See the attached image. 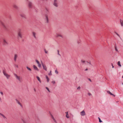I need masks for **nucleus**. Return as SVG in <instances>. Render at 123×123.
Masks as SVG:
<instances>
[{"label":"nucleus","mask_w":123,"mask_h":123,"mask_svg":"<svg viewBox=\"0 0 123 123\" xmlns=\"http://www.w3.org/2000/svg\"><path fill=\"white\" fill-rule=\"evenodd\" d=\"M0 115L2 116L3 114L0 113Z\"/></svg>","instance_id":"8fccbe9b"},{"label":"nucleus","mask_w":123,"mask_h":123,"mask_svg":"<svg viewBox=\"0 0 123 123\" xmlns=\"http://www.w3.org/2000/svg\"><path fill=\"white\" fill-rule=\"evenodd\" d=\"M3 73L4 75L8 79L10 77V75L6 73V71L5 70H3Z\"/></svg>","instance_id":"f03ea898"},{"label":"nucleus","mask_w":123,"mask_h":123,"mask_svg":"<svg viewBox=\"0 0 123 123\" xmlns=\"http://www.w3.org/2000/svg\"><path fill=\"white\" fill-rule=\"evenodd\" d=\"M89 64H91V63L90 62H89Z\"/></svg>","instance_id":"6e6d98bb"},{"label":"nucleus","mask_w":123,"mask_h":123,"mask_svg":"<svg viewBox=\"0 0 123 123\" xmlns=\"http://www.w3.org/2000/svg\"><path fill=\"white\" fill-rule=\"evenodd\" d=\"M112 68H114V66L112 64Z\"/></svg>","instance_id":"49530a36"},{"label":"nucleus","mask_w":123,"mask_h":123,"mask_svg":"<svg viewBox=\"0 0 123 123\" xmlns=\"http://www.w3.org/2000/svg\"><path fill=\"white\" fill-rule=\"evenodd\" d=\"M29 7L30 8H32L33 7V6L32 3L31 2H29L28 4Z\"/></svg>","instance_id":"0eeeda50"},{"label":"nucleus","mask_w":123,"mask_h":123,"mask_svg":"<svg viewBox=\"0 0 123 123\" xmlns=\"http://www.w3.org/2000/svg\"><path fill=\"white\" fill-rule=\"evenodd\" d=\"M0 93L1 95L3 97L4 95V94L1 91L0 92Z\"/></svg>","instance_id":"c756f323"},{"label":"nucleus","mask_w":123,"mask_h":123,"mask_svg":"<svg viewBox=\"0 0 123 123\" xmlns=\"http://www.w3.org/2000/svg\"><path fill=\"white\" fill-rule=\"evenodd\" d=\"M33 67L34 69L38 71H39V69H38L37 68L35 65H33Z\"/></svg>","instance_id":"2eb2a0df"},{"label":"nucleus","mask_w":123,"mask_h":123,"mask_svg":"<svg viewBox=\"0 0 123 123\" xmlns=\"http://www.w3.org/2000/svg\"><path fill=\"white\" fill-rule=\"evenodd\" d=\"M52 83L53 84H54L55 83V82L54 81H52Z\"/></svg>","instance_id":"f704fd0d"},{"label":"nucleus","mask_w":123,"mask_h":123,"mask_svg":"<svg viewBox=\"0 0 123 123\" xmlns=\"http://www.w3.org/2000/svg\"><path fill=\"white\" fill-rule=\"evenodd\" d=\"M65 113L66 114H66H68V112H65Z\"/></svg>","instance_id":"c03bdc74"},{"label":"nucleus","mask_w":123,"mask_h":123,"mask_svg":"<svg viewBox=\"0 0 123 123\" xmlns=\"http://www.w3.org/2000/svg\"><path fill=\"white\" fill-rule=\"evenodd\" d=\"M55 73H56V74H58V72L57 70H55Z\"/></svg>","instance_id":"ea45409f"},{"label":"nucleus","mask_w":123,"mask_h":123,"mask_svg":"<svg viewBox=\"0 0 123 123\" xmlns=\"http://www.w3.org/2000/svg\"><path fill=\"white\" fill-rule=\"evenodd\" d=\"M44 50L45 51V53L46 54H48V51L46 50L45 49H44Z\"/></svg>","instance_id":"7c9ffc66"},{"label":"nucleus","mask_w":123,"mask_h":123,"mask_svg":"<svg viewBox=\"0 0 123 123\" xmlns=\"http://www.w3.org/2000/svg\"><path fill=\"white\" fill-rule=\"evenodd\" d=\"M117 64L120 67L121 66V65L120 64V61H118V62Z\"/></svg>","instance_id":"bb28decb"},{"label":"nucleus","mask_w":123,"mask_h":123,"mask_svg":"<svg viewBox=\"0 0 123 123\" xmlns=\"http://www.w3.org/2000/svg\"><path fill=\"white\" fill-rule=\"evenodd\" d=\"M27 68L28 70H29L30 71H31V69L29 67H28L27 66L26 67Z\"/></svg>","instance_id":"393cba45"},{"label":"nucleus","mask_w":123,"mask_h":123,"mask_svg":"<svg viewBox=\"0 0 123 123\" xmlns=\"http://www.w3.org/2000/svg\"><path fill=\"white\" fill-rule=\"evenodd\" d=\"M14 75L17 79L20 82H22L23 81L22 77L19 76L17 75L16 74H14Z\"/></svg>","instance_id":"f257e3e1"},{"label":"nucleus","mask_w":123,"mask_h":123,"mask_svg":"<svg viewBox=\"0 0 123 123\" xmlns=\"http://www.w3.org/2000/svg\"><path fill=\"white\" fill-rule=\"evenodd\" d=\"M45 21L46 23H48L49 22V19L48 18V16L46 15H45Z\"/></svg>","instance_id":"6e6552de"},{"label":"nucleus","mask_w":123,"mask_h":123,"mask_svg":"<svg viewBox=\"0 0 123 123\" xmlns=\"http://www.w3.org/2000/svg\"><path fill=\"white\" fill-rule=\"evenodd\" d=\"M1 100V98L0 97V101Z\"/></svg>","instance_id":"5fc2aeb1"},{"label":"nucleus","mask_w":123,"mask_h":123,"mask_svg":"<svg viewBox=\"0 0 123 123\" xmlns=\"http://www.w3.org/2000/svg\"><path fill=\"white\" fill-rule=\"evenodd\" d=\"M120 23L122 26H123V21L122 20H120Z\"/></svg>","instance_id":"b1692460"},{"label":"nucleus","mask_w":123,"mask_h":123,"mask_svg":"<svg viewBox=\"0 0 123 123\" xmlns=\"http://www.w3.org/2000/svg\"><path fill=\"white\" fill-rule=\"evenodd\" d=\"M98 119H99H99H100V118L99 117H98Z\"/></svg>","instance_id":"864d4df0"},{"label":"nucleus","mask_w":123,"mask_h":123,"mask_svg":"<svg viewBox=\"0 0 123 123\" xmlns=\"http://www.w3.org/2000/svg\"><path fill=\"white\" fill-rule=\"evenodd\" d=\"M80 115L82 116H84L85 115V111L84 110L81 112L80 113Z\"/></svg>","instance_id":"ddd939ff"},{"label":"nucleus","mask_w":123,"mask_h":123,"mask_svg":"<svg viewBox=\"0 0 123 123\" xmlns=\"http://www.w3.org/2000/svg\"><path fill=\"white\" fill-rule=\"evenodd\" d=\"M0 115L2 116L3 114L0 113Z\"/></svg>","instance_id":"09e8293b"},{"label":"nucleus","mask_w":123,"mask_h":123,"mask_svg":"<svg viewBox=\"0 0 123 123\" xmlns=\"http://www.w3.org/2000/svg\"><path fill=\"white\" fill-rule=\"evenodd\" d=\"M99 122L100 123H101L102 122V121H101L100 119L99 120Z\"/></svg>","instance_id":"37998d69"},{"label":"nucleus","mask_w":123,"mask_h":123,"mask_svg":"<svg viewBox=\"0 0 123 123\" xmlns=\"http://www.w3.org/2000/svg\"><path fill=\"white\" fill-rule=\"evenodd\" d=\"M51 71H50V72H49V75H52V74H51Z\"/></svg>","instance_id":"e433bc0d"},{"label":"nucleus","mask_w":123,"mask_h":123,"mask_svg":"<svg viewBox=\"0 0 123 123\" xmlns=\"http://www.w3.org/2000/svg\"><path fill=\"white\" fill-rule=\"evenodd\" d=\"M89 81H91V79H89Z\"/></svg>","instance_id":"de8ad7c7"},{"label":"nucleus","mask_w":123,"mask_h":123,"mask_svg":"<svg viewBox=\"0 0 123 123\" xmlns=\"http://www.w3.org/2000/svg\"><path fill=\"white\" fill-rule=\"evenodd\" d=\"M80 86H79V87H78L77 88V90H80Z\"/></svg>","instance_id":"473e14b6"},{"label":"nucleus","mask_w":123,"mask_h":123,"mask_svg":"<svg viewBox=\"0 0 123 123\" xmlns=\"http://www.w3.org/2000/svg\"><path fill=\"white\" fill-rule=\"evenodd\" d=\"M57 54H58V55H59L60 56H61V55H60L59 54V50H57Z\"/></svg>","instance_id":"c9c22d12"},{"label":"nucleus","mask_w":123,"mask_h":123,"mask_svg":"<svg viewBox=\"0 0 123 123\" xmlns=\"http://www.w3.org/2000/svg\"><path fill=\"white\" fill-rule=\"evenodd\" d=\"M36 78H37L38 80L39 81V82L40 83H41V81L40 80V79L39 77L38 76H37L36 77Z\"/></svg>","instance_id":"412c9836"},{"label":"nucleus","mask_w":123,"mask_h":123,"mask_svg":"<svg viewBox=\"0 0 123 123\" xmlns=\"http://www.w3.org/2000/svg\"><path fill=\"white\" fill-rule=\"evenodd\" d=\"M46 10L47 11H48V9H47L46 8Z\"/></svg>","instance_id":"a18cd8bd"},{"label":"nucleus","mask_w":123,"mask_h":123,"mask_svg":"<svg viewBox=\"0 0 123 123\" xmlns=\"http://www.w3.org/2000/svg\"><path fill=\"white\" fill-rule=\"evenodd\" d=\"M81 41L80 39H79L77 41V43L78 44H79L81 43Z\"/></svg>","instance_id":"5701e85b"},{"label":"nucleus","mask_w":123,"mask_h":123,"mask_svg":"<svg viewBox=\"0 0 123 123\" xmlns=\"http://www.w3.org/2000/svg\"><path fill=\"white\" fill-rule=\"evenodd\" d=\"M88 95L89 96H91L92 95V94L90 93H88Z\"/></svg>","instance_id":"4c0bfd02"},{"label":"nucleus","mask_w":123,"mask_h":123,"mask_svg":"<svg viewBox=\"0 0 123 123\" xmlns=\"http://www.w3.org/2000/svg\"><path fill=\"white\" fill-rule=\"evenodd\" d=\"M115 33L116 34H117V36H118L119 37H120L118 33H116V32H115Z\"/></svg>","instance_id":"a19ab883"},{"label":"nucleus","mask_w":123,"mask_h":123,"mask_svg":"<svg viewBox=\"0 0 123 123\" xmlns=\"http://www.w3.org/2000/svg\"><path fill=\"white\" fill-rule=\"evenodd\" d=\"M2 116L4 119H6V117L3 115H2Z\"/></svg>","instance_id":"72a5a7b5"},{"label":"nucleus","mask_w":123,"mask_h":123,"mask_svg":"<svg viewBox=\"0 0 123 123\" xmlns=\"http://www.w3.org/2000/svg\"><path fill=\"white\" fill-rule=\"evenodd\" d=\"M36 62L38 65V67L39 68L41 67V65L40 63H39V61H38L37 60H36Z\"/></svg>","instance_id":"dca6fc26"},{"label":"nucleus","mask_w":123,"mask_h":123,"mask_svg":"<svg viewBox=\"0 0 123 123\" xmlns=\"http://www.w3.org/2000/svg\"><path fill=\"white\" fill-rule=\"evenodd\" d=\"M122 78H123V75L122 76Z\"/></svg>","instance_id":"4d7b16f0"},{"label":"nucleus","mask_w":123,"mask_h":123,"mask_svg":"<svg viewBox=\"0 0 123 123\" xmlns=\"http://www.w3.org/2000/svg\"><path fill=\"white\" fill-rule=\"evenodd\" d=\"M17 102L18 103V104H19L20 106L21 107V108H23V106L22 105V104L18 100H17Z\"/></svg>","instance_id":"f3484780"},{"label":"nucleus","mask_w":123,"mask_h":123,"mask_svg":"<svg viewBox=\"0 0 123 123\" xmlns=\"http://www.w3.org/2000/svg\"><path fill=\"white\" fill-rule=\"evenodd\" d=\"M53 4L56 7L58 6V1L57 0H54Z\"/></svg>","instance_id":"20e7f679"},{"label":"nucleus","mask_w":123,"mask_h":123,"mask_svg":"<svg viewBox=\"0 0 123 123\" xmlns=\"http://www.w3.org/2000/svg\"><path fill=\"white\" fill-rule=\"evenodd\" d=\"M34 90L35 92H36V90L35 88L34 89Z\"/></svg>","instance_id":"3c124183"},{"label":"nucleus","mask_w":123,"mask_h":123,"mask_svg":"<svg viewBox=\"0 0 123 123\" xmlns=\"http://www.w3.org/2000/svg\"><path fill=\"white\" fill-rule=\"evenodd\" d=\"M22 33L20 31H19L18 33V36L21 38H22Z\"/></svg>","instance_id":"9d476101"},{"label":"nucleus","mask_w":123,"mask_h":123,"mask_svg":"<svg viewBox=\"0 0 123 123\" xmlns=\"http://www.w3.org/2000/svg\"><path fill=\"white\" fill-rule=\"evenodd\" d=\"M107 92L110 94V95H113L114 96H115V95L111 93L110 91H107Z\"/></svg>","instance_id":"4be33fe9"},{"label":"nucleus","mask_w":123,"mask_h":123,"mask_svg":"<svg viewBox=\"0 0 123 123\" xmlns=\"http://www.w3.org/2000/svg\"><path fill=\"white\" fill-rule=\"evenodd\" d=\"M18 57V55L16 54H15L14 55V60L15 62H16L17 59Z\"/></svg>","instance_id":"9b49d317"},{"label":"nucleus","mask_w":123,"mask_h":123,"mask_svg":"<svg viewBox=\"0 0 123 123\" xmlns=\"http://www.w3.org/2000/svg\"><path fill=\"white\" fill-rule=\"evenodd\" d=\"M88 70V69L87 68H86L85 69V71H87Z\"/></svg>","instance_id":"603ef678"},{"label":"nucleus","mask_w":123,"mask_h":123,"mask_svg":"<svg viewBox=\"0 0 123 123\" xmlns=\"http://www.w3.org/2000/svg\"><path fill=\"white\" fill-rule=\"evenodd\" d=\"M89 62L87 61H86V62H85V64H87V63H89Z\"/></svg>","instance_id":"79ce46f5"},{"label":"nucleus","mask_w":123,"mask_h":123,"mask_svg":"<svg viewBox=\"0 0 123 123\" xmlns=\"http://www.w3.org/2000/svg\"><path fill=\"white\" fill-rule=\"evenodd\" d=\"M8 44L6 41L5 39H3V45H6Z\"/></svg>","instance_id":"4468645a"},{"label":"nucleus","mask_w":123,"mask_h":123,"mask_svg":"<svg viewBox=\"0 0 123 123\" xmlns=\"http://www.w3.org/2000/svg\"><path fill=\"white\" fill-rule=\"evenodd\" d=\"M46 88L47 90L49 92H50V91L49 89V88L47 87H45Z\"/></svg>","instance_id":"2f4dec72"},{"label":"nucleus","mask_w":123,"mask_h":123,"mask_svg":"<svg viewBox=\"0 0 123 123\" xmlns=\"http://www.w3.org/2000/svg\"><path fill=\"white\" fill-rule=\"evenodd\" d=\"M32 36L34 37V38L36 39L37 38V33L34 32L33 31L32 33Z\"/></svg>","instance_id":"39448f33"},{"label":"nucleus","mask_w":123,"mask_h":123,"mask_svg":"<svg viewBox=\"0 0 123 123\" xmlns=\"http://www.w3.org/2000/svg\"><path fill=\"white\" fill-rule=\"evenodd\" d=\"M66 117L67 118H69L70 117L68 114H66Z\"/></svg>","instance_id":"c85d7f7f"},{"label":"nucleus","mask_w":123,"mask_h":123,"mask_svg":"<svg viewBox=\"0 0 123 123\" xmlns=\"http://www.w3.org/2000/svg\"><path fill=\"white\" fill-rule=\"evenodd\" d=\"M14 67H15V68H18V65L17 64H14Z\"/></svg>","instance_id":"a878e982"},{"label":"nucleus","mask_w":123,"mask_h":123,"mask_svg":"<svg viewBox=\"0 0 123 123\" xmlns=\"http://www.w3.org/2000/svg\"><path fill=\"white\" fill-rule=\"evenodd\" d=\"M46 78L47 79V82H48L49 80V79L47 75L46 76Z\"/></svg>","instance_id":"aec40b11"},{"label":"nucleus","mask_w":123,"mask_h":123,"mask_svg":"<svg viewBox=\"0 0 123 123\" xmlns=\"http://www.w3.org/2000/svg\"><path fill=\"white\" fill-rule=\"evenodd\" d=\"M13 7L16 9H18V6L15 4H14L13 5Z\"/></svg>","instance_id":"6ab92c4d"},{"label":"nucleus","mask_w":123,"mask_h":123,"mask_svg":"<svg viewBox=\"0 0 123 123\" xmlns=\"http://www.w3.org/2000/svg\"><path fill=\"white\" fill-rule=\"evenodd\" d=\"M81 62L83 63H85L86 62V61H85L83 60H81Z\"/></svg>","instance_id":"58836bf2"},{"label":"nucleus","mask_w":123,"mask_h":123,"mask_svg":"<svg viewBox=\"0 0 123 123\" xmlns=\"http://www.w3.org/2000/svg\"><path fill=\"white\" fill-rule=\"evenodd\" d=\"M41 62L42 65L43 69L44 70L46 71H47V68L46 65H45V64H43L42 62Z\"/></svg>","instance_id":"423d86ee"},{"label":"nucleus","mask_w":123,"mask_h":123,"mask_svg":"<svg viewBox=\"0 0 123 123\" xmlns=\"http://www.w3.org/2000/svg\"><path fill=\"white\" fill-rule=\"evenodd\" d=\"M22 17L26 18V16L25 15L24 13H20L19 14Z\"/></svg>","instance_id":"f8f14e48"},{"label":"nucleus","mask_w":123,"mask_h":123,"mask_svg":"<svg viewBox=\"0 0 123 123\" xmlns=\"http://www.w3.org/2000/svg\"><path fill=\"white\" fill-rule=\"evenodd\" d=\"M49 113H50V115L51 117L52 118L54 122H55V123H57L56 121V120H55V118H54V117L52 115V114H51L50 113V112H49Z\"/></svg>","instance_id":"1a4fd4ad"},{"label":"nucleus","mask_w":123,"mask_h":123,"mask_svg":"<svg viewBox=\"0 0 123 123\" xmlns=\"http://www.w3.org/2000/svg\"><path fill=\"white\" fill-rule=\"evenodd\" d=\"M115 50L117 52L118 51V50L117 49V47L116 46H115Z\"/></svg>","instance_id":"cd10ccee"},{"label":"nucleus","mask_w":123,"mask_h":123,"mask_svg":"<svg viewBox=\"0 0 123 123\" xmlns=\"http://www.w3.org/2000/svg\"><path fill=\"white\" fill-rule=\"evenodd\" d=\"M0 23L1 24V25L5 29H7V27L5 25L4 23L1 21V20H0Z\"/></svg>","instance_id":"7ed1b4c3"},{"label":"nucleus","mask_w":123,"mask_h":123,"mask_svg":"<svg viewBox=\"0 0 123 123\" xmlns=\"http://www.w3.org/2000/svg\"><path fill=\"white\" fill-rule=\"evenodd\" d=\"M63 37V36L62 35V34H61L59 33H57L56 34V37Z\"/></svg>","instance_id":"a211bd4d"}]
</instances>
